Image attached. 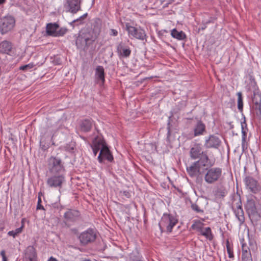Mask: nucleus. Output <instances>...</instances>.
<instances>
[{
    "mask_svg": "<svg viewBox=\"0 0 261 261\" xmlns=\"http://www.w3.org/2000/svg\"><path fill=\"white\" fill-rule=\"evenodd\" d=\"M245 208L252 223H256L261 219V204L255 195H246Z\"/></svg>",
    "mask_w": 261,
    "mask_h": 261,
    "instance_id": "obj_1",
    "label": "nucleus"
},
{
    "mask_svg": "<svg viewBox=\"0 0 261 261\" xmlns=\"http://www.w3.org/2000/svg\"><path fill=\"white\" fill-rule=\"evenodd\" d=\"M99 31L90 30L81 33L77 37L75 43L77 48L87 51L92 48L93 44L98 38Z\"/></svg>",
    "mask_w": 261,
    "mask_h": 261,
    "instance_id": "obj_2",
    "label": "nucleus"
},
{
    "mask_svg": "<svg viewBox=\"0 0 261 261\" xmlns=\"http://www.w3.org/2000/svg\"><path fill=\"white\" fill-rule=\"evenodd\" d=\"M177 217L171 214H164L159 223L160 229L162 232L166 230L171 232L172 228L178 223Z\"/></svg>",
    "mask_w": 261,
    "mask_h": 261,
    "instance_id": "obj_3",
    "label": "nucleus"
},
{
    "mask_svg": "<svg viewBox=\"0 0 261 261\" xmlns=\"http://www.w3.org/2000/svg\"><path fill=\"white\" fill-rule=\"evenodd\" d=\"M245 188L254 195L261 196V182L253 176L247 175L243 179Z\"/></svg>",
    "mask_w": 261,
    "mask_h": 261,
    "instance_id": "obj_4",
    "label": "nucleus"
},
{
    "mask_svg": "<svg viewBox=\"0 0 261 261\" xmlns=\"http://www.w3.org/2000/svg\"><path fill=\"white\" fill-rule=\"evenodd\" d=\"M222 175V169L221 168H206L204 175V180L207 184H214L221 179Z\"/></svg>",
    "mask_w": 261,
    "mask_h": 261,
    "instance_id": "obj_5",
    "label": "nucleus"
},
{
    "mask_svg": "<svg viewBox=\"0 0 261 261\" xmlns=\"http://www.w3.org/2000/svg\"><path fill=\"white\" fill-rule=\"evenodd\" d=\"M48 169L51 174H63L62 173L65 170L61 160L53 156L48 160Z\"/></svg>",
    "mask_w": 261,
    "mask_h": 261,
    "instance_id": "obj_6",
    "label": "nucleus"
},
{
    "mask_svg": "<svg viewBox=\"0 0 261 261\" xmlns=\"http://www.w3.org/2000/svg\"><path fill=\"white\" fill-rule=\"evenodd\" d=\"M15 24V19L11 15H7L2 18L0 20V32L2 35H4L9 32L14 27Z\"/></svg>",
    "mask_w": 261,
    "mask_h": 261,
    "instance_id": "obj_7",
    "label": "nucleus"
},
{
    "mask_svg": "<svg viewBox=\"0 0 261 261\" xmlns=\"http://www.w3.org/2000/svg\"><path fill=\"white\" fill-rule=\"evenodd\" d=\"M65 181L63 174H53L47 178L46 184L50 188L61 189Z\"/></svg>",
    "mask_w": 261,
    "mask_h": 261,
    "instance_id": "obj_8",
    "label": "nucleus"
},
{
    "mask_svg": "<svg viewBox=\"0 0 261 261\" xmlns=\"http://www.w3.org/2000/svg\"><path fill=\"white\" fill-rule=\"evenodd\" d=\"M96 238V230L92 228H89L82 232L79 237L81 244L86 245L94 242Z\"/></svg>",
    "mask_w": 261,
    "mask_h": 261,
    "instance_id": "obj_9",
    "label": "nucleus"
},
{
    "mask_svg": "<svg viewBox=\"0 0 261 261\" xmlns=\"http://www.w3.org/2000/svg\"><path fill=\"white\" fill-rule=\"evenodd\" d=\"M63 7L66 12L76 14L81 10V1L65 0Z\"/></svg>",
    "mask_w": 261,
    "mask_h": 261,
    "instance_id": "obj_10",
    "label": "nucleus"
},
{
    "mask_svg": "<svg viewBox=\"0 0 261 261\" xmlns=\"http://www.w3.org/2000/svg\"><path fill=\"white\" fill-rule=\"evenodd\" d=\"M126 29L129 36L141 40L146 39V35L144 30L128 24L126 25Z\"/></svg>",
    "mask_w": 261,
    "mask_h": 261,
    "instance_id": "obj_11",
    "label": "nucleus"
},
{
    "mask_svg": "<svg viewBox=\"0 0 261 261\" xmlns=\"http://www.w3.org/2000/svg\"><path fill=\"white\" fill-rule=\"evenodd\" d=\"M117 53L120 58H127L131 54L132 50L125 43L120 42L117 46Z\"/></svg>",
    "mask_w": 261,
    "mask_h": 261,
    "instance_id": "obj_12",
    "label": "nucleus"
},
{
    "mask_svg": "<svg viewBox=\"0 0 261 261\" xmlns=\"http://www.w3.org/2000/svg\"><path fill=\"white\" fill-rule=\"evenodd\" d=\"M80 128L81 130H90L95 129L98 130L95 126L94 121L91 119H85L81 120L79 122Z\"/></svg>",
    "mask_w": 261,
    "mask_h": 261,
    "instance_id": "obj_13",
    "label": "nucleus"
},
{
    "mask_svg": "<svg viewBox=\"0 0 261 261\" xmlns=\"http://www.w3.org/2000/svg\"><path fill=\"white\" fill-rule=\"evenodd\" d=\"M97 159L100 163H102L103 159H106L110 162L113 161L114 158L113 155L112 154L108 146L100 150Z\"/></svg>",
    "mask_w": 261,
    "mask_h": 261,
    "instance_id": "obj_14",
    "label": "nucleus"
},
{
    "mask_svg": "<svg viewBox=\"0 0 261 261\" xmlns=\"http://www.w3.org/2000/svg\"><path fill=\"white\" fill-rule=\"evenodd\" d=\"M253 109L256 111L257 115H261V94L258 92H254L252 97Z\"/></svg>",
    "mask_w": 261,
    "mask_h": 261,
    "instance_id": "obj_15",
    "label": "nucleus"
},
{
    "mask_svg": "<svg viewBox=\"0 0 261 261\" xmlns=\"http://www.w3.org/2000/svg\"><path fill=\"white\" fill-rule=\"evenodd\" d=\"M205 152L203 151L201 146L200 144H195L190 149V157L193 160H196L200 158Z\"/></svg>",
    "mask_w": 261,
    "mask_h": 261,
    "instance_id": "obj_16",
    "label": "nucleus"
},
{
    "mask_svg": "<svg viewBox=\"0 0 261 261\" xmlns=\"http://www.w3.org/2000/svg\"><path fill=\"white\" fill-rule=\"evenodd\" d=\"M198 162V165L201 167H210V168L212 167L215 164V159H210L208 157L206 152L203 153V154L201 156L200 159L197 161Z\"/></svg>",
    "mask_w": 261,
    "mask_h": 261,
    "instance_id": "obj_17",
    "label": "nucleus"
},
{
    "mask_svg": "<svg viewBox=\"0 0 261 261\" xmlns=\"http://www.w3.org/2000/svg\"><path fill=\"white\" fill-rule=\"evenodd\" d=\"M198 162H194L190 166L187 167V171L191 177H194L201 174L200 167Z\"/></svg>",
    "mask_w": 261,
    "mask_h": 261,
    "instance_id": "obj_18",
    "label": "nucleus"
},
{
    "mask_svg": "<svg viewBox=\"0 0 261 261\" xmlns=\"http://www.w3.org/2000/svg\"><path fill=\"white\" fill-rule=\"evenodd\" d=\"M236 217L238 219L240 225L243 224L245 221L244 213L242 207L241 200L237 203L236 208L234 210Z\"/></svg>",
    "mask_w": 261,
    "mask_h": 261,
    "instance_id": "obj_19",
    "label": "nucleus"
},
{
    "mask_svg": "<svg viewBox=\"0 0 261 261\" xmlns=\"http://www.w3.org/2000/svg\"><path fill=\"white\" fill-rule=\"evenodd\" d=\"M80 216L79 211L75 210H68L64 215V218L67 221L74 222L78 219Z\"/></svg>",
    "mask_w": 261,
    "mask_h": 261,
    "instance_id": "obj_20",
    "label": "nucleus"
},
{
    "mask_svg": "<svg viewBox=\"0 0 261 261\" xmlns=\"http://www.w3.org/2000/svg\"><path fill=\"white\" fill-rule=\"evenodd\" d=\"M25 258L26 261H37V253L33 246H29L27 248Z\"/></svg>",
    "mask_w": 261,
    "mask_h": 261,
    "instance_id": "obj_21",
    "label": "nucleus"
},
{
    "mask_svg": "<svg viewBox=\"0 0 261 261\" xmlns=\"http://www.w3.org/2000/svg\"><path fill=\"white\" fill-rule=\"evenodd\" d=\"M107 146L106 142L104 139L100 136H97L95 137L91 145V148H98L100 151L102 149Z\"/></svg>",
    "mask_w": 261,
    "mask_h": 261,
    "instance_id": "obj_22",
    "label": "nucleus"
},
{
    "mask_svg": "<svg viewBox=\"0 0 261 261\" xmlns=\"http://www.w3.org/2000/svg\"><path fill=\"white\" fill-rule=\"evenodd\" d=\"M221 141L218 137L211 136L206 140L205 145L207 148H217L220 145Z\"/></svg>",
    "mask_w": 261,
    "mask_h": 261,
    "instance_id": "obj_23",
    "label": "nucleus"
},
{
    "mask_svg": "<svg viewBox=\"0 0 261 261\" xmlns=\"http://www.w3.org/2000/svg\"><path fill=\"white\" fill-rule=\"evenodd\" d=\"M13 46L11 42L7 40L2 41L0 43V53L2 54H10Z\"/></svg>",
    "mask_w": 261,
    "mask_h": 261,
    "instance_id": "obj_24",
    "label": "nucleus"
},
{
    "mask_svg": "<svg viewBox=\"0 0 261 261\" xmlns=\"http://www.w3.org/2000/svg\"><path fill=\"white\" fill-rule=\"evenodd\" d=\"M59 29V25L57 23H48L46 27V33L49 36L55 37L57 31Z\"/></svg>",
    "mask_w": 261,
    "mask_h": 261,
    "instance_id": "obj_25",
    "label": "nucleus"
},
{
    "mask_svg": "<svg viewBox=\"0 0 261 261\" xmlns=\"http://www.w3.org/2000/svg\"><path fill=\"white\" fill-rule=\"evenodd\" d=\"M95 76L97 81H101L102 83L105 82V71L102 66H97L95 70Z\"/></svg>",
    "mask_w": 261,
    "mask_h": 261,
    "instance_id": "obj_26",
    "label": "nucleus"
},
{
    "mask_svg": "<svg viewBox=\"0 0 261 261\" xmlns=\"http://www.w3.org/2000/svg\"><path fill=\"white\" fill-rule=\"evenodd\" d=\"M171 36L179 40H182L186 39V35L182 31L178 32L176 29H174L171 31Z\"/></svg>",
    "mask_w": 261,
    "mask_h": 261,
    "instance_id": "obj_27",
    "label": "nucleus"
},
{
    "mask_svg": "<svg viewBox=\"0 0 261 261\" xmlns=\"http://www.w3.org/2000/svg\"><path fill=\"white\" fill-rule=\"evenodd\" d=\"M200 233L209 240H212L213 239V236L210 227L203 228Z\"/></svg>",
    "mask_w": 261,
    "mask_h": 261,
    "instance_id": "obj_28",
    "label": "nucleus"
},
{
    "mask_svg": "<svg viewBox=\"0 0 261 261\" xmlns=\"http://www.w3.org/2000/svg\"><path fill=\"white\" fill-rule=\"evenodd\" d=\"M227 194V191L223 186L219 187L215 191V196L218 198L224 197Z\"/></svg>",
    "mask_w": 261,
    "mask_h": 261,
    "instance_id": "obj_29",
    "label": "nucleus"
},
{
    "mask_svg": "<svg viewBox=\"0 0 261 261\" xmlns=\"http://www.w3.org/2000/svg\"><path fill=\"white\" fill-rule=\"evenodd\" d=\"M87 13H85L79 18H77L76 19H75L73 20L72 22L70 23V25L72 26L73 28L74 27L75 25H80L84 23V19L87 17Z\"/></svg>",
    "mask_w": 261,
    "mask_h": 261,
    "instance_id": "obj_30",
    "label": "nucleus"
},
{
    "mask_svg": "<svg viewBox=\"0 0 261 261\" xmlns=\"http://www.w3.org/2000/svg\"><path fill=\"white\" fill-rule=\"evenodd\" d=\"M204 224L199 220L194 221L193 224L192 225V228L196 230L197 231L200 232L202 231L203 228Z\"/></svg>",
    "mask_w": 261,
    "mask_h": 261,
    "instance_id": "obj_31",
    "label": "nucleus"
},
{
    "mask_svg": "<svg viewBox=\"0 0 261 261\" xmlns=\"http://www.w3.org/2000/svg\"><path fill=\"white\" fill-rule=\"evenodd\" d=\"M238 95V108L240 112L243 111V101L242 93L239 92L237 93Z\"/></svg>",
    "mask_w": 261,
    "mask_h": 261,
    "instance_id": "obj_32",
    "label": "nucleus"
},
{
    "mask_svg": "<svg viewBox=\"0 0 261 261\" xmlns=\"http://www.w3.org/2000/svg\"><path fill=\"white\" fill-rule=\"evenodd\" d=\"M23 228V225H22L20 227H19L14 230L9 231L8 233V234L10 236H12L13 238H15V237L17 236L18 234L21 233Z\"/></svg>",
    "mask_w": 261,
    "mask_h": 261,
    "instance_id": "obj_33",
    "label": "nucleus"
},
{
    "mask_svg": "<svg viewBox=\"0 0 261 261\" xmlns=\"http://www.w3.org/2000/svg\"><path fill=\"white\" fill-rule=\"evenodd\" d=\"M214 18L213 17H210V19L207 20H202V26L201 27L199 28L198 29V32H200V31H203L206 28L207 24L213 22H214Z\"/></svg>",
    "mask_w": 261,
    "mask_h": 261,
    "instance_id": "obj_34",
    "label": "nucleus"
},
{
    "mask_svg": "<svg viewBox=\"0 0 261 261\" xmlns=\"http://www.w3.org/2000/svg\"><path fill=\"white\" fill-rule=\"evenodd\" d=\"M226 245L227 251L229 257L233 258L234 256L233 253V249L231 247V246L229 243V240L228 239L226 240Z\"/></svg>",
    "mask_w": 261,
    "mask_h": 261,
    "instance_id": "obj_35",
    "label": "nucleus"
},
{
    "mask_svg": "<svg viewBox=\"0 0 261 261\" xmlns=\"http://www.w3.org/2000/svg\"><path fill=\"white\" fill-rule=\"evenodd\" d=\"M75 148V143L74 142H70L69 144L66 145L64 146L65 150L69 152H72Z\"/></svg>",
    "mask_w": 261,
    "mask_h": 261,
    "instance_id": "obj_36",
    "label": "nucleus"
},
{
    "mask_svg": "<svg viewBox=\"0 0 261 261\" xmlns=\"http://www.w3.org/2000/svg\"><path fill=\"white\" fill-rule=\"evenodd\" d=\"M242 259L243 261H252L250 252L242 253Z\"/></svg>",
    "mask_w": 261,
    "mask_h": 261,
    "instance_id": "obj_37",
    "label": "nucleus"
},
{
    "mask_svg": "<svg viewBox=\"0 0 261 261\" xmlns=\"http://www.w3.org/2000/svg\"><path fill=\"white\" fill-rule=\"evenodd\" d=\"M205 124L201 120H199L197 122L194 130H205Z\"/></svg>",
    "mask_w": 261,
    "mask_h": 261,
    "instance_id": "obj_38",
    "label": "nucleus"
},
{
    "mask_svg": "<svg viewBox=\"0 0 261 261\" xmlns=\"http://www.w3.org/2000/svg\"><path fill=\"white\" fill-rule=\"evenodd\" d=\"M67 29L66 28H62L57 30L55 37H60L64 36L67 32Z\"/></svg>",
    "mask_w": 261,
    "mask_h": 261,
    "instance_id": "obj_39",
    "label": "nucleus"
},
{
    "mask_svg": "<svg viewBox=\"0 0 261 261\" xmlns=\"http://www.w3.org/2000/svg\"><path fill=\"white\" fill-rule=\"evenodd\" d=\"M191 208L198 213H203L204 212L202 209H201L199 206L196 203H192L191 204Z\"/></svg>",
    "mask_w": 261,
    "mask_h": 261,
    "instance_id": "obj_40",
    "label": "nucleus"
},
{
    "mask_svg": "<svg viewBox=\"0 0 261 261\" xmlns=\"http://www.w3.org/2000/svg\"><path fill=\"white\" fill-rule=\"evenodd\" d=\"M174 132H168L167 134V141L169 142H172L175 139Z\"/></svg>",
    "mask_w": 261,
    "mask_h": 261,
    "instance_id": "obj_41",
    "label": "nucleus"
},
{
    "mask_svg": "<svg viewBox=\"0 0 261 261\" xmlns=\"http://www.w3.org/2000/svg\"><path fill=\"white\" fill-rule=\"evenodd\" d=\"M242 147L243 149L244 150L245 148H247V145H246V138L247 137V132H242Z\"/></svg>",
    "mask_w": 261,
    "mask_h": 261,
    "instance_id": "obj_42",
    "label": "nucleus"
},
{
    "mask_svg": "<svg viewBox=\"0 0 261 261\" xmlns=\"http://www.w3.org/2000/svg\"><path fill=\"white\" fill-rule=\"evenodd\" d=\"M34 65L32 63H30L27 65L21 66L19 67V69L24 71H27L33 68Z\"/></svg>",
    "mask_w": 261,
    "mask_h": 261,
    "instance_id": "obj_43",
    "label": "nucleus"
},
{
    "mask_svg": "<svg viewBox=\"0 0 261 261\" xmlns=\"http://www.w3.org/2000/svg\"><path fill=\"white\" fill-rule=\"evenodd\" d=\"M41 199L40 196H38V202L37 205V210H44V207L41 204Z\"/></svg>",
    "mask_w": 261,
    "mask_h": 261,
    "instance_id": "obj_44",
    "label": "nucleus"
},
{
    "mask_svg": "<svg viewBox=\"0 0 261 261\" xmlns=\"http://www.w3.org/2000/svg\"><path fill=\"white\" fill-rule=\"evenodd\" d=\"M242 253L250 252V249L246 244L242 245Z\"/></svg>",
    "mask_w": 261,
    "mask_h": 261,
    "instance_id": "obj_45",
    "label": "nucleus"
},
{
    "mask_svg": "<svg viewBox=\"0 0 261 261\" xmlns=\"http://www.w3.org/2000/svg\"><path fill=\"white\" fill-rule=\"evenodd\" d=\"M1 255L2 256V260L3 261H8V258L6 255V252L4 250L1 251Z\"/></svg>",
    "mask_w": 261,
    "mask_h": 261,
    "instance_id": "obj_46",
    "label": "nucleus"
},
{
    "mask_svg": "<svg viewBox=\"0 0 261 261\" xmlns=\"http://www.w3.org/2000/svg\"><path fill=\"white\" fill-rule=\"evenodd\" d=\"M118 34V31L116 30L111 29L110 30V35L112 36H116Z\"/></svg>",
    "mask_w": 261,
    "mask_h": 261,
    "instance_id": "obj_47",
    "label": "nucleus"
},
{
    "mask_svg": "<svg viewBox=\"0 0 261 261\" xmlns=\"http://www.w3.org/2000/svg\"><path fill=\"white\" fill-rule=\"evenodd\" d=\"M92 149L94 156H96L97 154V152L99 151V149H98V148H92Z\"/></svg>",
    "mask_w": 261,
    "mask_h": 261,
    "instance_id": "obj_48",
    "label": "nucleus"
},
{
    "mask_svg": "<svg viewBox=\"0 0 261 261\" xmlns=\"http://www.w3.org/2000/svg\"><path fill=\"white\" fill-rule=\"evenodd\" d=\"M42 143H43V141H42V140L41 139V141H40V146H41L42 149L45 150L48 148V147L46 146L45 145H42Z\"/></svg>",
    "mask_w": 261,
    "mask_h": 261,
    "instance_id": "obj_49",
    "label": "nucleus"
},
{
    "mask_svg": "<svg viewBox=\"0 0 261 261\" xmlns=\"http://www.w3.org/2000/svg\"><path fill=\"white\" fill-rule=\"evenodd\" d=\"M203 132H194V136H197L202 134Z\"/></svg>",
    "mask_w": 261,
    "mask_h": 261,
    "instance_id": "obj_50",
    "label": "nucleus"
},
{
    "mask_svg": "<svg viewBox=\"0 0 261 261\" xmlns=\"http://www.w3.org/2000/svg\"><path fill=\"white\" fill-rule=\"evenodd\" d=\"M47 261H58L56 258L51 256L50 257Z\"/></svg>",
    "mask_w": 261,
    "mask_h": 261,
    "instance_id": "obj_51",
    "label": "nucleus"
},
{
    "mask_svg": "<svg viewBox=\"0 0 261 261\" xmlns=\"http://www.w3.org/2000/svg\"><path fill=\"white\" fill-rule=\"evenodd\" d=\"M171 117H169L168 124V130H170L171 129V127L170 126V120L171 119Z\"/></svg>",
    "mask_w": 261,
    "mask_h": 261,
    "instance_id": "obj_52",
    "label": "nucleus"
},
{
    "mask_svg": "<svg viewBox=\"0 0 261 261\" xmlns=\"http://www.w3.org/2000/svg\"><path fill=\"white\" fill-rule=\"evenodd\" d=\"M80 261H92L91 259L87 258H82Z\"/></svg>",
    "mask_w": 261,
    "mask_h": 261,
    "instance_id": "obj_53",
    "label": "nucleus"
},
{
    "mask_svg": "<svg viewBox=\"0 0 261 261\" xmlns=\"http://www.w3.org/2000/svg\"><path fill=\"white\" fill-rule=\"evenodd\" d=\"M124 194L125 195H126V196L128 197V195H129V194L128 193V192H126V191H124Z\"/></svg>",
    "mask_w": 261,
    "mask_h": 261,
    "instance_id": "obj_54",
    "label": "nucleus"
},
{
    "mask_svg": "<svg viewBox=\"0 0 261 261\" xmlns=\"http://www.w3.org/2000/svg\"><path fill=\"white\" fill-rule=\"evenodd\" d=\"M6 0H0V5L4 4Z\"/></svg>",
    "mask_w": 261,
    "mask_h": 261,
    "instance_id": "obj_55",
    "label": "nucleus"
},
{
    "mask_svg": "<svg viewBox=\"0 0 261 261\" xmlns=\"http://www.w3.org/2000/svg\"><path fill=\"white\" fill-rule=\"evenodd\" d=\"M135 261H142V260H141V259H138V260H135Z\"/></svg>",
    "mask_w": 261,
    "mask_h": 261,
    "instance_id": "obj_56",
    "label": "nucleus"
}]
</instances>
